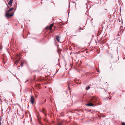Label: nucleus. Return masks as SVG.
Returning a JSON list of instances; mask_svg holds the SVG:
<instances>
[{"label": "nucleus", "instance_id": "f257e3e1", "mask_svg": "<svg viewBox=\"0 0 125 125\" xmlns=\"http://www.w3.org/2000/svg\"><path fill=\"white\" fill-rule=\"evenodd\" d=\"M13 8H10L9 10H8L7 11H6V17H10L13 16V15L14 13H13L11 14H10L9 12L12 11L13 9Z\"/></svg>", "mask_w": 125, "mask_h": 125}, {"label": "nucleus", "instance_id": "6e6552de", "mask_svg": "<svg viewBox=\"0 0 125 125\" xmlns=\"http://www.w3.org/2000/svg\"><path fill=\"white\" fill-rule=\"evenodd\" d=\"M63 124L62 122L60 123H58L57 125H62Z\"/></svg>", "mask_w": 125, "mask_h": 125}, {"label": "nucleus", "instance_id": "7ed1b4c3", "mask_svg": "<svg viewBox=\"0 0 125 125\" xmlns=\"http://www.w3.org/2000/svg\"><path fill=\"white\" fill-rule=\"evenodd\" d=\"M53 24H51L50 26L46 27L45 29L47 30L49 29L50 30H52V28L53 27Z\"/></svg>", "mask_w": 125, "mask_h": 125}, {"label": "nucleus", "instance_id": "2eb2a0df", "mask_svg": "<svg viewBox=\"0 0 125 125\" xmlns=\"http://www.w3.org/2000/svg\"><path fill=\"white\" fill-rule=\"evenodd\" d=\"M79 30H81V28H79Z\"/></svg>", "mask_w": 125, "mask_h": 125}, {"label": "nucleus", "instance_id": "dca6fc26", "mask_svg": "<svg viewBox=\"0 0 125 125\" xmlns=\"http://www.w3.org/2000/svg\"><path fill=\"white\" fill-rule=\"evenodd\" d=\"M5 62H4V63H5Z\"/></svg>", "mask_w": 125, "mask_h": 125}, {"label": "nucleus", "instance_id": "9d476101", "mask_svg": "<svg viewBox=\"0 0 125 125\" xmlns=\"http://www.w3.org/2000/svg\"><path fill=\"white\" fill-rule=\"evenodd\" d=\"M23 63H21V66H23Z\"/></svg>", "mask_w": 125, "mask_h": 125}, {"label": "nucleus", "instance_id": "20e7f679", "mask_svg": "<svg viewBox=\"0 0 125 125\" xmlns=\"http://www.w3.org/2000/svg\"><path fill=\"white\" fill-rule=\"evenodd\" d=\"M13 0H10L8 3L10 7H11L12 6V3Z\"/></svg>", "mask_w": 125, "mask_h": 125}, {"label": "nucleus", "instance_id": "f3484780", "mask_svg": "<svg viewBox=\"0 0 125 125\" xmlns=\"http://www.w3.org/2000/svg\"><path fill=\"white\" fill-rule=\"evenodd\" d=\"M93 102H95V101H93Z\"/></svg>", "mask_w": 125, "mask_h": 125}, {"label": "nucleus", "instance_id": "423d86ee", "mask_svg": "<svg viewBox=\"0 0 125 125\" xmlns=\"http://www.w3.org/2000/svg\"><path fill=\"white\" fill-rule=\"evenodd\" d=\"M56 39L58 42H59L60 41V37L59 36H57L56 37Z\"/></svg>", "mask_w": 125, "mask_h": 125}, {"label": "nucleus", "instance_id": "f03ea898", "mask_svg": "<svg viewBox=\"0 0 125 125\" xmlns=\"http://www.w3.org/2000/svg\"><path fill=\"white\" fill-rule=\"evenodd\" d=\"M34 98L32 96H31V97L30 102L31 103L33 104L34 102Z\"/></svg>", "mask_w": 125, "mask_h": 125}, {"label": "nucleus", "instance_id": "1a4fd4ad", "mask_svg": "<svg viewBox=\"0 0 125 125\" xmlns=\"http://www.w3.org/2000/svg\"><path fill=\"white\" fill-rule=\"evenodd\" d=\"M90 88V87L89 86L86 88V90H88Z\"/></svg>", "mask_w": 125, "mask_h": 125}, {"label": "nucleus", "instance_id": "6ab92c4d", "mask_svg": "<svg viewBox=\"0 0 125 125\" xmlns=\"http://www.w3.org/2000/svg\"><path fill=\"white\" fill-rule=\"evenodd\" d=\"M17 62H18V61H17Z\"/></svg>", "mask_w": 125, "mask_h": 125}, {"label": "nucleus", "instance_id": "f8f14e48", "mask_svg": "<svg viewBox=\"0 0 125 125\" xmlns=\"http://www.w3.org/2000/svg\"><path fill=\"white\" fill-rule=\"evenodd\" d=\"M0 125H1V120H0Z\"/></svg>", "mask_w": 125, "mask_h": 125}, {"label": "nucleus", "instance_id": "39448f33", "mask_svg": "<svg viewBox=\"0 0 125 125\" xmlns=\"http://www.w3.org/2000/svg\"><path fill=\"white\" fill-rule=\"evenodd\" d=\"M86 105L89 106H93L94 105V104L91 103H89L86 104Z\"/></svg>", "mask_w": 125, "mask_h": 125}, {"label": "nucleus", "instance_id": "ddd939ff", "mask_svg": "<svg viewBox=\"0 0 125 125\" xmlns=\"http://www.w3.org/2000/svg\"><path fill=\"white\" fill-rule=\"evenodd\" d=\"M95 98H92V99H94V100H95Z\"/></svg>", "mask_w": 125, "mask_h": 125}, {"label": "nucleus", "instance_id": "a211bd4d", "mask_svg": "<svg viewBox=\"0 0 125 125\" xmlns=\"http://www.w3.org/2000/svg\"><path fill=\"white\" fill-rule=\"evenodd\" d=\"M105 10H107V9H105Z\"/></svg>", "mask_w": 125, "mask_h": 125}, {"label": "nucleus", "instance_id": "4468645a", "mask_svg": "<svg viewBox=\"0 0 125 125\" xmlns=\"http://www.w3.org/2000/svg\"><path fill=\"white\" fill-rule=\"evenodd\" d=\"M4 59L3 60V62H4Z\"/></svg>", "mask_w": 125, "mask_h": 125}, {"label": "nucleus", "instance_id": "0eeeda50", "mask_svg": "<svg viewBox=\"0 0 125 125\" xmlns=\"http://www.w3.org/2000/svg\"><path fill=\"white\" fill-rule=\"evenodd\" d=\"M41 112H42L44 114H45V110L44 109H43L42 110Z\"/></svg>", "mask_w": 125, "mask_h": 125}, {"label": "nucleus", "instance_id": "9b49d317", "mask_svg": "<svg viewBox=\"0 0 125 125\" xmlns=\"http://www.w3.org/2000/svg\"><path fill=\"white\" fill-rule=\"evenodd\" d=\"M122 125H125V123L124 122H123Z\"/></svg>", "mask_w": 125, "mask_h": 125}]
</instances>
